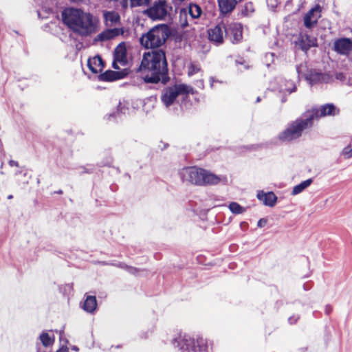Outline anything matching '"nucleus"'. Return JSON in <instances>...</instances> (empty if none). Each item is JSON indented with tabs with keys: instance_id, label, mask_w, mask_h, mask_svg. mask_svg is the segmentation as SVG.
Returning a JSON list of instances; mask_svg holds the SVG:
<instances>
[{
	"instance_id": "2",
	"label": "nucleus",
	"mask_w": 352,
	"mask_h": 352,
	"mask_svg": "<svg viewBox=\"0 0 352 352\" xmlns=\"http://www.w3.org/2000/svg\"><path fill=\"white\" fill-rule=\"evenodd\" d=\"M141 77L146 83L166 84L169 77L168 64L164 50H157L145 52L138 69Z\"/></svg>"
},
{
	"instance_id": "33",
	"label": "nucleus",
	"mask_w": 352,
	"mask_h": 352,
	"mask_svg": "<svg viewBox=\"0 0 352 352\" xmlns=\"http://www.w3.org/2000/svg\"><path fill=\"white\" fill-rule=\"evenodd\" d=\"M118 111H120L121 113H125V108L121 106V103L120 102L118 106Z\"/></svg>"
},
{
	"instance_id": "22",
	"label": "nucleus",
	"mask_w": 352,
	"mask_h": 352,
	"mask_svg": "<svg viewBox=\"0 0 352 352\" xmlns=\"http://www.w3.org/2000/svg\"><path fill=\"white\" fill-rule=\"evenodd\" d=\"M175 92H176L177 96L180 94H194L195 90L194 89L188 85L186 84H175L172 86Z\"/></svg>"
},
{
	"instance_id": "32",
	"label": "nucleus",
	"mask_w": 352,
	"mask_h": 352,
	"mask_svg": "<svg viewBox=\"0 0 352 352\" xmlns=\"http://www.w3.org/2000/svg\"><path fill=\"white\" fill-rule=\"evenodd\" d=\"M118 63H118V61H117L116 60H115V58H113V63H112V66H113V67L114 69H120V67H119V66L118 65Z\"/></svg>"
},
{
	"instance_id": "12",
	"label": "nucleus",
	"mask_w": 352,
	"mask_h": 352,
	"mask_svg": "<svg viewBox=\"0 0 352 352\" xmlns=\"http://www.w3.org/2000/svg\"><path fill=\"white\" fill-rule=\"evenodd\" d=\"M124 32L123 28H110L107 29L98 34L94 38L95 42H103L116 38L118 36L122 35Z\"/></svg>"
},
{
	"instance_id": "16",
	"label": "nucleus",
	"mask_w": 352,
	"mask_h": 352,
	"mask_svg": "<svg viewBox=\"0 0 352 352\" xmlns=\"http://www.w3.org/2000/svg\"><path fill=\"white\" fill-rule=\"evenodd\" d=\"M103 16L104 23L107 27H113L120 23V16L119 14L115 11H104Z\"/></svg>"
},
{
	"instance_id": "46",
	"label": "nucleus",
	"mask_w": 352,
	"mask_h": 352,
	"mask_svg": "<svg viewBox=\"0 0 352 352\" xmlns=\"http://www.w3.org/2000/svg\"><path fill=\"white\" fill-rule=\"evenodd\" d=\"M62 192H62V190H58V191L57 192V193H58V194H61Z\"/></svg>"
},
{
	"instance_id": "19",
	"label": "nucleus",
	"mask_w": 352,
	"mask_h": 352,
	"mask_svg": "<svg viewBox=\"0 0 352 352\" xmlns=\"http://www.w3.org/2000/svg\"><path fill=\"white\" fill-rule=\"evenodd\" d=\"M300 46L302 50L307 52L311 47L317 46V40L314 37L302 35L300 37Z\"/></svg>"
},
{
	"instance_id": "42",
	"label": "nucleus",
	"mask_w": 352,
	"mask_h": 352,
	"mask_svg": "<svg viewBox=\"0 0 352 352\" xmlns=\"http://www.w3.org/2000/svg\"><path fill=\"white\" fill-rule=\"evenodd\" d=\"M13 196L12 195H8V199H12Z\"/></svg>"
},
{
	"instance_id": "1",
	"label": "nucleus",
	"mask_w": 352,
	"mask_h": 352,
	"mask_svg": "<svg viewBox=\"0 0 352 352\" xmlns=\"http://www.w3.org/2000/svg\"><path fill=\"white\" fill-rule=\"evenodd\" d=\"M62 21L67 28L81 37H89L98 31V17L80 8L69 7L61 12Z\"/></svg>"
},
{
	"instance_id": "20",
	"label": "nucleus",
	"mask_w": 352,
	"mask_h": 352,
	"mask_svg": "<svg viewBox=\"0 0 352 352\" xmlns=\"http://www.w3.org/2000/svg\"><path fill=\"white\" fill-rule=\"evenodd\" d=\"M121 73L119 72L107 70L98 76L100 81L111 82L122 78Z\"/></svg>"
},
{
	"instance_id": "36",
	"label": "nucleus",
	"mask_w": 352,
	"mask_h": 352,
	"mask_svg": "<svg viewBox=\"0 0 352 352\" xmlns=\"http://www.w3.org/2000/svg\"><path fill=\"white\" fill-rule=\"evenodd\" d=\"M301 67H302V65L296 66V72H297L298 76H300V74L301 73Z\"/></svg>"
},
{
	"instance_id": "31",
	"label": "nucleus",
	"mask_w": 352,
	"mask_h": 352,
	"mask_svg": "<svg viewBox=\"0 0 352 352\" xmlns=\"http://www.w3.org/2000/svg\"><path fill=\"white\" fill-rule=\"evenodd\" d=\"M267 223V219L262 218L260 219L257 223V226L259 228L263 227Z\"/></svg>"
},
{
	"instance_id": "4",
	"label": "nucleus",
	"mask_w": 352,
	"mask_h": 352,
	"mask_svg": "<svg viewBox=\"0 0 352 352\" xmlns=\"http://www.w3.org/2000/svg\"><path fill=\"white\" fill-rule=\"evenodd\" d=\"M170 35L167 25H158L151 28L140 38V44L146 49H155L163 45Z\"/></svg>"
},
{
	"instance_id": "18",
	"label": "nucleus",
	"mask_w": 352,
	"mask_h": 352,
	"mask_svg": "<svg viewBox=\"0 0 352 352\" xmlns=\"http://www.w3.org/2000/svg\"><path fill=\"white\" fill-rule=\"evenodd\" d=\"M176 92L172 87L165 89L162 94L161 100L163 104L166 107L170 106L177 98Z\"/></svg>"
},
{
	"instance_id": "6",
	"label": "nucleus",
	"mask_w": 352,
	"mask_h": 352,
	"mask_svg": "<svg viewBox=\"0 0 352 352\" xmlns=\"http://www.w3.org/2000/svg\"><path fill=\"white\" fill-rule=\"evenodd\" d=\"M311 119L308 118L307 113L302 117L291 122L287 128L279 135L280 140L284 142H290L300 138L302 131L312 126Z\"/></svg>"
},
{
	"instance_id": "44",
	"label": "nucleus",
	"mask_w": 352,
	"mask_h": 352,
	"mask_svg": "<svg viewBox=\"0 0 352 352\" xmlns=\"http://www.w3.org/2000/svg\"><path fill=\"white\" fill-rule=\"evenodd\" d=\"M289 321L290 323H292V318H289Z\"/></svg>"
},
{
	"instance_id": "38",
	"label": "nucleus",
	"mask_w": 352,
	"mask_h": 352,
	"mask_svg": "<svg viewBox=\"0 0 352 352\" xmlns=\"http://www.w3.org/2000/svg\"><path fill=\"white\" fill-rule=\"evenodd\" d=\"M286 100H287V99H286L285 96H283V98H281V102H285Z\"/></svg>"
},
{
	"instance_id": "40",
	"label": "nucleus",
	"mask_w": 352,
	"mask_h": 352,
	"mask_svg": "<svg viewBox=\"0 0 352 352\" xmlns=\"http://www.w3.org/2000/svg\"><path fill=\"white\" fill-rule=\"evenodd\" d=\"M72 349H73V350H74V351H78V347H77V346H74L72 347Z\"/></svg>"
},
{
	"instance_id": "27",
	"label": "nucleus",
	"mask_w": 352,
	"mask_h": 352,
	"mask_svg": "<svg viewBox=\"0 0 352 352\" xmlns=\"http://www.w3.org/2000/svg\"><path fill=\"white\" fill-rule=\"evenodd\" d=\"M229 209L230 211L234 214H242L245 211V209L241 206L238 203L236 202H232L229 205Z\"/></svg>"
},
{
	"instance_id": "34",
	"label": "nucleus",
	"mask_w": 352,
	"mask_h": 352,
	"mask_svg": "<svg viewBox=\"0 0 352 352\" xmlns=\"http://www.w3.org/2000/svg\"><path fill=\"white\" fill-rule=\"evenodd\" d=\"M9 164L11 166H19V163L16 161L14 160H10Z\"/></svg>"
},
{
	"instance_id": "8",
	"label": "nucleus",
	"mask_w": 352,
	"mask_h": 352,
	"mask_svg": "<svg viewBox=\"0 0 352 352\" xmlns=\"http://www.w3.org/2000/svg\"><path fill=\"white\" fill-rule=\"evenodd\" d=\"M306 113L313 123V121L315 119L338 114L339 109H337L333 104L328 103L320 106L318 109H312L311 111H307Z\"/></svg>"
},
{
	"instance_id": "43",
	"label": "nucleus",
	"mask_w": 352,
	"mask_h": 352,
	"mask_svg": "<svg viewBox=\"0 0 352 352\" xmlns=\"http://www.w3.org/2000/svg\"><path fill=\"white\" fill-rule=\"evenodd\" d=\"M342 76V74H339L338 76H337V78H341V76Z\"/></svg>"
},
{
	"instance_id": "5",
	"label": "nucleus",
	"mask_w": 352,
	"mask_h": 352,
	"mask_svg": "<svg viewBox=\"0 0 352 352\" xmlns=\"http://www.w3.org/2000/svg\"><path fill=\"white\" fill-rule=\"evenodd\" d=\"M173 344L179 347L181 352H203L208 347L206 339L199 336L195 338L186 334L179 335L173 340Z\"/></svg>"
},
{
	"instance_id": "28",
	"label": "nucleus",
	"mask_w": 352,
	"mask_h": 352,
	"mask_svg": "<svg viewBox=\"0 0 352 352\" xmlns=\"http://www.w3.org/2000/svg\"><path fill=\"white\" fill-rule=\"evenodd\" d=\"M201 70V67L195 63H190L188 66V75L192 76L197 74Z\"/></svg>"
},
{
	"instance_id": "10",
	"label": "nucleus",
	"mask_w": 352,
	"mask_h": 352,
	"mask_svg": "<svg viewBox=\"0 0 352 352\" xmlns=\"http://www.w3.org/2000/svg\"><path fill=\"white\" fill-rule=\"evenodd\" d=\"M322 8L319 5H316L304 16V25L307 28H312L315 26L321 16Z\"/></svg>"
},
{
	"instance_id": "25",
	"label": "nucleus",
	"mask_w": 352,
	"mask_h": 352,
	"mask_svg": "<svg viewBox=\"0 0 352 352\" xmlns=\"http://www.w3.org/2000/svg\"><path fill=\"white\" fill-rule=\"evenodd\" d=\"M296 85L294 84L292 81L286 80L285 87L280 86V92L283 93V94H285V92H287V94H290L292 92L296 91Z\"/></svg>"
},
{
	"instance_id": "15",
	"label": "nucleus",
	"mask_w": 352,
	"mask_h": 352,
	"mask_svg": "<svg viewBox=\"0 0 352 352\" xmlns=\"http://www.w3.org/2000/svg\"><path fill=\"white\" fill-rule=\"evenodd\" d=\"M87 65L91 72L94 74H98L103 69L104 63L102 58L97 55L94 58H89L88 59Z\"/></svg>"
},
{
	"instance_id": "23",
	"label": "nucleus",
	"mask_w": 352,
	"mask_h": 352,
	"mask_svg": "<svg viewBox=\"0 0 352 352\" xmlns=\"http://www.w3.org/2000/svg\"><path fill=\"white\" fill-rule=\"evenodd\" d=\"M313 180L312 179H308L305 181L302 182L300 184L295 186L293 188L292 195H296L300 192H302L305 188H307L308 186H309Z\"/></svg>"
},
{
	"instance_id": "11",
	"label": "nucleus",
	"mask_w": 352,
	"mask_h": 352,
	"mask_svg": "<svg viewBox=\"0 0 352 352\" xmlns=\"http://www.w3.org/2000/svg\"><path fill=\"white\" fill-rule=\"evenodd\" d=\"M226 25L219 24L208 30V38L215 45H219L223 43L224 38V28Z\"/></svg>"
},
{
	"instance_id": "45",
	"label": "nucleus",
	"mask_w": 352,
	"mask_h": 352,
	"mask_svg": "<svg viewBox=\"0 0 352 352\" xmlns=\"http://www.w3.org/2000/svg\"><path fill=\"white\" fill-rule=\"evenodd\" d=\"M114 116V114H110V115L109 116V118H108V119H110V118H111V117H112V116Z\"/></svg>"
},
{
	"instance_id": "13",
	"label": "nucleus",
	"mask_w": 352,
	"mask_h": 352,
	"mask_svg": "<svg viewBox=\"0 0 352 352\" xmlns=\"http://www.w3.org/2000/svg\"><path fill=\"white\" fill-rule=\"evenodd\" d=\"M334 50L340 54H347L352 50V41L346 38H339L334 42Z\"/></svg>"
},
{
	"instance_id": "7",
	"label": "nucleus",
	"mask_w": 352,
	"mask_h": 352,
	"mask_svg": "<svg viewBox=\"0 0 352 352\" xmlns=\"http://www.w3.org/2000/svg\"><path fill=\"white\" fill-rule=\"evenodd\" d=\"M170 8L165 0H160L144 10V14L153 20H162L165 19Z\"/></svg>"
},
{
	"instance_id": "37",
	"label": "nucleus",
	"mask_w": 352,
	"mask_h": 352,
	"mask_svg": "<svg viewBox=\"0 0 352 352\" xmlns=\"http://www.w3.org/2000/svg\"><path fill=\"white\" fill-rule=\"evenodd\" d=\"M325 310H326L327 314H329L331 310V308L330 306H327Z\"/></svg>"
},
{
	"instance_id": "39",
	"label": "nucleus",
	"mask_w": 352,
	"mask_h": 352,
	"mask_svg": "<svg viewBox=\"0 0 352 352\" xmlns=\"http://www.w3.org/2000/svg\"><path fill=\"white\" fill-rule=\"evenodd\" d=\"M72 3H78L81 1L82 0H70Z\"/></svg>"
},
{
	"instance_id": "29",
	"label": "nucleus",
	"mask_w": 352,
	"mask_h": 352,
	"mask_svg": "<svg viewBox=\"0 0 352 352\" xmlns=\"http://www.w3.org/2000/svg\"><path fill=\"white\" fill-rule=\"evenodd\" d=\"M118 267H120L121 268H123V269H125L129 273H131V274H135L136 272H137V269L136 268L133 267H130V266H127L126 265H125L124 263H120L118 265Z\"/></svg>"
},
{
	"instance_id": "21",
	"label": "nucleus",
	"mask_w": 352,
	"mask_h": 352,
	"mask_svg": "<svg viewBox=\"0 0 352 352\" xmlns=\"http://www.w3.org/2000/svg\"><path fill=\"white\" fill-rule=\"evenodd\" d=\"M96 298L94 296H87L82 307L85 311L88 313H93L96 310Z\"/></svg>"
},
{
	"instance_id": "26",
	"label": "nucleus",
	"mask_w": 352,
	"mask_h": 352,
	"mask_svg": "<svg viewBox=\"0 0 352 352\" xmlns=\"http://www.w3.org/2000/svg\"><path fill=\"white\" fill-rule=\"evenodd\" d=\"M39 338H40V340H41L42 344L45 347L52 345V344L54 342V338H52L50 336V335L46 332L42 333L40 335Z\"/></svg>"
},
{
	"instance_id": "41",
	"label": "nucleus",
	"mask_w": 352,
	"mask_h": 352,
	"mask_svg": "<svg viewBox=\"0 0 352 352\" xmlns=\"http://www.w3.org/2000/svg\"><path fill=\"white\" fill-rule=\"evenodd\" d=\"M260 101H261V98L258 96V97H257L256 102H259Z\"/></svg>"
},
{
	"instance_id": "24",
	"label": "nucleus",
	"mask_w": 352,
	"mask_h": 352,
	"mask_svg": "<svg viewBox=\"0 0 352 352\" xmlns=\"http://www.w3.org/2000/svg\"><path fill=\"white\" fill-rule=\"evenodd\" d=\"M201 8L195 3H190L188 8V12L192 19H197L201 14Z\"/></svg>"
},
{
	"instance_id": "9",
	"label": "nucleus",
	"mask_w": 352,
	"mask_h": 352,
	"mask_svg": "<svg viewBox=\"0 0 352 352\" xmlns=\"http://www.w3.org/2000/svg\"><path fill=\"white\" fill-rule=\"evenodd\" d=\"M225 36L232 43H238L243 38V27L241 23H232L226 25Z\"/></svg>"
},
{
	"instance_id": "17",
	"label": "nucleus",
	"mask_w": 352,
	"mask_h": 352,
	"mask_svg": "<svg viewBox=\"0 0 352 352\" xmlns=\"http://www.w3.org/2000/svg\"><path fill=\"white\" fill-rule=\"evenodd\" d=\"M113 58L122 66L127 64L126 50L124 43H120L116 47Z\"/></svg>"
},
{
	"instance_id": "30",
	"label": "nucleus",
	"mask_w": 352,
	"mask_h": 352,
	"mask_svg": "<svg viewBox=\"0 0 352 352\" xmlns=\"http://www.w3.org/2000/svg\"><path fill=\"white\" fill-rule=\"evenodd\" d=\"M342 154L347 159L352 157V148H349L348 147L344 148L343 149Z\"/></svg>"
},
{
	"instance_id": "14",
	"label": "nucleus",
	"mask_w": 352,
	"mask_h": 352,
	"mask_svg": "<svg viewBox=\"0 0 352 352\" xmlns=\"http://www.w3.org/2000/svg\"><path fill=\"white\" fill-rule=\"evenodd\" d=\"M256 197L264 205L270 207H273L277 201V197L273 192H264L261 190L258 192Z\"/></svg>"
},
{
	"instance_id": "3",
	"label": "nucleus",
	"mask_w": 352,
	"mask_h": 352,
	"mask_svg": "<svg viewBox=\"0 0 352 352\" xmlns=\"http://www.w3.org/2000/svg\"><path fill=\"white\" fill-rule=\"evenodd\" d=\"M183 182L196 186L216 185L221 182H226V177L217 176L206 170L196 166L186 167L179 171Z\"/></svg>"
},
{
	"instance_id": "35",
	"label": "nucleus",
	"mask_w": 352,
	"mask_h": 352,
	"mask_svg": "<svg viewBox=\"0 0 352 352\" xmlns=\"http://www.w3.org/2000/svg\"><path fill=\"white\" fill-rule=\"evenodd\" d=\"M56 352H69L67 346H62Z\"/></svg>"
}]
</instances>
